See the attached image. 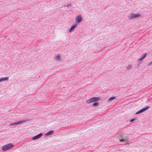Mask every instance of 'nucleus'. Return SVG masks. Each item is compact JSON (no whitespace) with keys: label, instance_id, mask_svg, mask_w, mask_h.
I'll list each match as a JSON object with an SVG mask.
<instances>
[{"label":"nucleus","instance_id":"f257e3e1","mask_svg":"<svg viewBox=\"0 0 152 152\" xmlns=\"http://www.w3.org/2000/svg\"><path fill=\"white\" fill-rule=\"evenodd\" d=\"M14 146V145L10 143L3 146L1 149L4 151H5L10 149Z\"/></svg>","mask_w":152,"mask_h":152},{"label":"nucleus","instance_id":"f03ea898","mask_svg":"<svg viewBox=\"0 0 152 152\" xmlns=\"http://www.w3.org/2000/svg\"><path fill=\"white\" fill-rule=\"evenodd\" d=\"M99 98L98 97H93L86 100V103L89 104L93 102H96L99 101Z\"/></svg>","mask_w":152,"mask_h":152},{"label":"nucleus","instance_id":"7ed1b4c3","mask_svg":"<svg viewBox=\"0 0 152 152\" xmlns=\"http://www.w3.org/2000/svg\"><path fill=\"white\" fill-rule=\"evenodd\" d=\"M141 15L139 14H134V13H132L130 14L128 16L129 20H131L132 19L135 18L140 16Z\"/></svg>","mask_w":152,"mask_h":152},{"label":"nucleus","instance_id":"20e7f679","mask_svg":"<svg viewBox=\"0 0 152 152\" xmlns=\"http://www.w3.org/2000/svg\"><path fill=\"white\" fill-rule=\"evenodd\" d=\"M150 108V107L148 106H147L146 107L141 109L140 110H139V111H138V112H136L135 113V114H140V113L144 112V111L147 110Z\"/></svg>","mask_w":152,"mask_h":152},{"label":"nucleus","instance_id":"39448f33","mask_svg":"<svg viewBox=\"0 0 152 152\" xmlns=\"http://www.w3.org/2000/svg\"><path fill=\"white\" fill-rule=\"evenodd\" d=\"M25 121V120H23V121H19L18 122H14L12 123L11 124L10 126H13V125H15L17 126L19 124H22V123H23Z\"/></svg>","mask_w":152,"mask_h":152},{"label":"nucleus","instance_id":"423d86ee","mask_svg":"<svg viewBox=\"0 0 152 152\" xmlns=\"http://www.w3.org/2000/svg\"><path fill=\"white\" fill-rule=\"evenodd\" d=\"M43 134L42 133H40L39 134L33 137H32V139L34 140H35L40 138L42 135Z\"/></svg>","mask_w":152,"mask_h":152},{"label":"nucleus","instance_id":"0eeeda50","mask_svg":"<svg viewBox=\"0 0 152 152\" xmlns=\"http://www.w3.org/2000/svg\"><path fill=\"white\" fill-rule=\"evenodd\" d=\"M82 20V18L80 15L77 16V23H80L81 20Z\"/></svg>","mask_w":152,"mask_h":152},{"label":"nucleus","instance_id":"6e6552de","mask_svg":"<svg viewBox=\"0 0 152 152\" xmlns=\"http://www.w3.org/2000/svg\"><path fill=\"white\" fill-rule=\"evenodd\" d=\"M76 27V22H75L74 23V25H72L70 28V29L69 31V33L71 32L72 31H73Z\"/></svg>","mask_w":152,"mask_h":152},{"label":"nucleus","instance_id":"1a4fd4ad","mask_svg":"<svg viewBox=\"0 0 152 152\" xmlns=\"http://www.w3.org/2000/svg\"><path fill=\"white\" fill-rule=\"evenodd\" d=\"M9 78V77H3L0 78V82L4 81L5 80H8Z\"/></svg>","mask_w":152,"mask_h":152},{"label":"nucleus","instance_id":"9d476101","mask_svg":"<svg viewBox=\"0 0 152 152\" xmlns=\"http://www.w3.org/2000/svg\"><path fill=\"white\" fill-rule=\"evenodd\" d=\"M147 55V53H144V55L142 56V57L138 60V61H141L143 60L146 57Z\"/></svg>","mask_w":152,"mask_h":152},{"label":"nucleus","instance_id":"9b49d317","mask_svg":"<svg viewBox=\"0 0 152 152\" xmlns=\"http://www.w3.org/2000/svg\"><path fill=\"white\" fill-rule=\"evenodd\" d=\"M54 131L53 130H50L49 131L45 134V135L46 136H48L50 135Z\"/></svg>","mask_w":152,"mask_h":152},{"label":"nucleus","instance_id":"f8f14e48","mask_svg":"<svg viewBox=\"0 0 152 152\" xmlns=\"http://www.w3.org/2000/svg\"><path fill=\"white\" fill-rule=\"evenodd\" d=\"M98 102H95L92 104V105L93 107H96L98 106Z\"/></svg>","mask_w":152,"mask_h":152},{"label":"nucleus","instance_id":"ddd939ff","mask_svg":"<svg viewBox=\"0 0 152 152\" xmlns=\"http://www.w3.org/2000/svg\"><path fill=\"white\" fill-rule=\"evenodd\" d=\"M115 97L114 96H113V97H111L109 99H108V101H109V102L110 101H112V100H114L115 99Z\"/></svg>","mask_w":152,"mask_h":152},{"label":"nucleus","instance_id":"4468645a","mask_svg":"<svg viewBox=\"0 0 152 152\" xmlns=\"http://www.w3.org/2000/svg\"><path fill=\"white\" fill-rule=\"evenodd\" d=\"M132 67V66L131 65H129L127 67V69H130Z\"/></svg>","mask_w":152,"mask_h":152},{"label":"nucleus","instance_id":"2eb2a0df","mask_svg":"<svg viewBox=\"0 0 152 152\" xmlns=\"http://www.w3.org/2000/svg\"><path fill=\"white\" fill-rule=\"evenodd\" d=\"M60 56L59 55H58L55 58L57 60H58V59H59L60 58Z\"/></svg>","mask_w":152,"mask_h":152},{"label":"nucleus","instance_id":"dca6fc26","mask_svg":"<svg viewBox=\"0 0 152 152\" xmlns=\"http://www.w3.org/2000/svg\"><path fill=\"white\" fill-rule=\"evenodd\" d=\"M136 120V119L133 118V119H132L130 121V122H134Z\"/></svg>","mask_w":152,"mask_h":152},{"label":"nucleus","instance_id":"f3484780","mask_svg":"<svg viewBox=\"0 0 152 152\" xmlns=\"http://www.w3.org/2000/svg\"><path fill=\"white\" fill-rule=\"evenodd\" d=\"M71 4H69L66 5V6H67L69 8H70V7H71Z\"/></svg>","mask_w":152,"mask_h":152},{"label":"nucleus","instance_id":"a211bd4d","mask_svg":"<svg viewBox=\"0 0 152 152\" xmlns=\"http://www.w3.org/2000/svg\"><path fill=\"white\" fill-rule=\"evenodd\" d=\"M126 140V139H121V140H119V141L120 142H123V141H125V140Z\"/></svg>","mask_w":152,"mask_h":152},{"label":"nucleus","instance_id":"6ab92c4d","mask_svg":"<svg viewBox=\"0 0 152 152\" xmlns=\"http://www.w3.org/2000/svg\"><path fill=\"white\" fill-rule=\"evenodd\" d=\"M152 64V61L149 64H148V66H150Z\"/></svg>","mask_w":152,"mask_h":152}]
</instances>
